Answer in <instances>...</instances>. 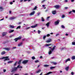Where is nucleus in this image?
<instances>
[{
	"mask_svg": "<svg viewBox=\"0 0 75 75\" xmlns=\"http://www.w3.org/2000/svg\"><path fill=\"white\" fill-rule=\"evenodd\" d=\"M55 47H56V46H54L52 49H49L50 51L49 52H48V54L49 55H50L51 54H52V52L55 50Z\"/></svg>",
	"mask_w": 75,
	"mask_h": 75,
	"instance_id": "obj_1",
	"label": "nucleus"
},
{
	"mask_svg": "<svg viewBox=\"0 0 75 75\" xmlns=\"http://www.w3.org/2000/svg\"><path fill=\"white\" fill-rule=\"evenodd\" d=\"M8 57H3L1 58L0 59H5L4 60V61H7V60H10V59H8Z\"/></svg>",
	"mask_w": 75,
	"mask_h": 75,
	"instance_id": "obj_2",
	"label": "nucleus"
},
{
	"mask_svg": "<svg viewBox=\"0 0 75 75\" xmlns=\"http://www.w3.org/2000/svg\"><path fill=\"white\" fill-rule=\"evenodd\" d=\"M60 21L59 20H57V21L55 22H54L55 25H57V24H58Z\"/></svg>",
	"mask_w": 75,
	"mask_h": 75,
	"instance_id": "obj_3",
	"label": "nucleus"
},
{
	"mask_svg": "<svg viewBox=\"0 0 75 75\" xmlns=\"http://www.w3.org/2000/svg\"><path fill=\"white\" fill-rule=\"evenodd\" d=\"M3 49V50H5L6 51H10V48H4Z\"/></svg>",
	"mask_w": 75,
	"mask_h": 75,
	"instance_id": "obj_4",
	"label": "nucleus"
},
{
	"mask_svg": "<svg viewBox=\"0 0 75 75\" xmlns=\"http://www.w3.org/2000/svg\"><path fill=\"white\" fill-rule=\"evenodd\" d=\"M17 67H14L12 70V71L14 72V71H17Z\"/></svg>",
	"mask_w": 75,
	"mask_h": 75,
	"instance_id": "obj_5",
	"label": "nucleus"
},
{
	"mask_svg": "<svg viewBox=\"0 0 75 75\" xmlns=\"http://www.w3.org/2000/svg\"><path fill=\"white\" fill-rule=\"evenodd\" d=\"M54 7L56 8L57 9H58V8H59V5H56L54 6Z\"/></svg>",
	"mask_w": 75,
	"mask_h": 75,
	"instance_id": "obj_6",
	"label": "nucleus"
},
{
	"mask_svg": "<svg viewBox=\"0 0 75 75\" xmlns=\"http://www.w3.org/2000/svg\"><path fill=\"white\" fill-rule=\"evenodd\" d=\"M28 60H24L23 62L22 63L24 64H27V62H28Z\"/></svg>",
	"mask_w": 75,
	"mask_h": 75,
	"instance_id": "obj_7",
	"label": "nucleus"
},
{
	"mask_svg": "<svg viewBox=\"0 0 75 75\" xmlns=\"http://www.w3.org/2000/svg\"><path fill=\"white\" fill-rule=\"evenodd\" d=\"M7 34V32H3L2 33V35L3 37H4Z\"/></svg>",
	"mask_w": 75,
	"mask_h": 75,
	"instance_id": "obj_8",
	"label": "nucleus"
},
{
	"mask_svg": "<svg viewBox=\"0 0 75 75\" xmlns=\"http://www.w3.org/2000/svg\"><path fill=\"white\" fill-rule=\"evenodd\" d=\"M35 13V11H33L32 12L30 13V16H33L34 14Z\"/></svg>",
	"mask_w": 75,
	"mask_h": 75,
	"instance_id": "obj_9",
	"label": "nucleus"
},
{
	"mask_svg": "<svg viewBox=\"0 0 75 75\" xmlns=\"http://www.w3.org/2000/svg\"><path fill=\"white\" fill-rule=\"evenodd\" d=\"M36 27H37V24L35 25H34L32 26H31V28H35Z\"/></svg>",
	"mask_w": 75,
	"mask_h": 75,
	"instance_id": "obj_10",
	"label": "nucleus"
},
{
	"mask_svg": "<svg viewBox=\"0 0 75 75\" xmlns=\"http://www.w3.org/2000/svg\"><path fill=\"white\" fill-rule=\"evenodd\" d=\"M40 72H41V70L39 69L36 71V73L38 74V73H39Z\"/></svg>",
	"mask_w": 75,
	"mask_h": 75,
	"instance_id": "obj_11",
	"label": "nucleus"
},
{
	"mask_svg": "<svg viewBox=\"0 0 75 75\" xmlns=\"http://www.w3.org/2000/svg\"><path fill=\"white\" fill-rule=\"evenodd\" d=\"M4 8L2 6H0V11H3Z\"/></svg>",
	"mask_w": 75,
	"mask_h": 75,
	"instance_id": "obj_12",
	"label": "nucleus"
},
{
	"mask_svg": "<svg viewBox=\"0 0 75 75\" xmlns=\"http://www.w3.org/2000/svg\"><path fill=\"white\" fill-rule=\"evenodd\" d=\"M51 41V40L49 39L46 41V42H50Z\"/></svg>",
	"mask_w": 75,
	"mask_h": 75,
	"instance_id": "obj_13",
	"label": "nucleus"
},
{
	"mask_svg": "<svg viewBox=\"0 0 75 75\" xmlns=\"http://www.w3.org/2000/svg\"><path fill=\"white\" fill-rule=\"evenodd\" d=\"M56 67H50V69L51 70L53 69H54Z\"/></svg>",
	"mask_w": 75,
	"mask_h": 75,
	"instance_id": "obj_14",
	"label": "nucleus"
},
{
	"mask_svg": "<svg viewBox=\"0 0 75 75\" xmlns=\"http://www.w3.org/2000/svg\"><path fill=\"white\" fill-rule=\"evenodd\" d=\"M52 14L55 15L56 14V11H52Z\"/></svg>",
	"mask_w": 75,
	"mask_h": 75,
	"instance_id": "obj_15",
	"label": "nucleus"
},
{
	"mask_svg": "<svg viewBox=\"0 0 75 75\" xmlns=\"http://www.w3.org/2000/svg\"><path fill=\"white\" fill-rule=\"evenodd\" d=\"M50 23H48L46 24L47 27H49V25H50Z\"/></svg>",
	"mask_w": 75,
	"mask_h": 75,
	"instance_id": "obj_16",
	"label": "nucleus"
},
{
	"mask_svg": "<svg viewBox=\"0 0 75 75\" xmlns=\"http://www.w3.org/2000/svg\"><path fill=\"white\" fill-rule=\"evenodd\" d=\"M14 32L13 30H11L9 31V33H13Z\"/></svg>",
	"mask_w": 75,
	"mask_h": 75,
	"instance_id": "obj_17",
	"label": "nucleus"
},
{
	"mask_svg": "<svg viewBox=\"0 0 75 75\" xmlns=\"http://www.w3.org/2000/svg\"><path fill=\"white\" fill-rule=\"evenodd\" d=\"M68 61H70V59L68 58L67 59L65 62V63H67V62Z\"/></svg>",
	"mask_w": 75,
	"mask_h": 75,
	"instance_id": "obj_18",
	"label": "nucleus"
},
{
	"mask_svg": "<svg viewBox=\"0 0 75 75\" xmlns=\"http://www.w3.org/2000/svg\"><path fill=\"white\" fill-rule=\"evenodd\" d=\"M9 27L10 28H14V26L12 25H9Z\"/></svg>",
	"mask_w": 75,
	"mask_h": 75,
	"instance_id": "obj_19",
	"label": "nucleus"
},
{
	"mask_svg": "<svg viewBox=\"0 0 75 75\" xmlns=\"http://www.w3.org/2000/svg\"><path fill=\"white\" fill-rule=\"evenodd\" d=\"M71 58L72 60H74V59H75V56H72L71 57Z\"/></svg>",
	"mask_w": 75,
	"mask_h": 75,
	"instance_id": "obj_20",
	"label": "nucleus"
},
{
	"mask_svg": "<svg viewBox=\"0 0 75 75\" xmlns=\"http://www.w3.org/2000/svg\"><path fill=\"white\" fill-rule=\"evenodd\" d=\"M22 68L23 67L22 66H21L20 65H18L17 67V68Z\"/></svg>",
	"mask_w": 75,
	"mask_h": 75,
	"instance_id": "obj_21",
	"label": "nucleus"
},
{
	"mask_svg": "<svg viewBox=\"0 0 75 75\" xmlns=\"http://www.w3.org/2000/svg\"><path fill=\"white\" fill-rule=\"evenodd\" d=\"M69 69V66L66 67L65 69L66 70V71H68Z\"/></svg>",
	"mask_w": 75,
	"mask_h": 75,
	"instance_id": "obj_22",
	"label": "nucleus"
},
{
	"mask_svg": "<svg viewBox=\"0 0 75 75\" xmlns=\"http://www.w3.org/2000/svg\"><path fill=\"white\" fill-rule=\"evenodd\" d=\"M1 55H4V54H6V52L4 51H3V52H2L1 53Z\"/></svg>",
	"mask_w": 75,
	"mask_h": 75,
	"instance_id": "obj_23",
	"label": "nucleus"
},
{
	"mask_svg": "<svg viewBox=\"0 0 75 75\" xmlns=\"http://www.w3.org/2000/svg\"><path fill=\"white\" fill-rule=\"evenodd\" d=\"M52 45L51 44H46V45H45V46H46V47H48L49 46H50V45Z\"/></svg>",
	"mask_w": 75,
	"mask_h": 75,
	"instance_id": "obj_24",
	"label": "nucleus"
},
{
	"mask_svg": "<svg viewBox=\"0 0 75 75\" xmlns=\"http://www.w3.org/2000/svg\"><path fill=\"white\" fill-rule=\"evenodd\" d=\"M22 43H21L18 44V47H20V46H21V45H22Z\"/></svg>",
	"mask_w": 75,
	"mask_h": 75,
	"instance_id": "obj_25",
	"label": "nucleus"
},
{
	"mask_svg": "<svg viewBox=\"0 0 75 75\" xmlns=\"http://www.w3.org/2000/svg\"><path fill=\"white\" fill-rule=\"evenodd\" d=\"M49 65L47 64L44 65V67H49Z\"/></svg>",
	"mask_w": 75,
	"mask_h": 75,
	"instance_id": "obj_26",
	"label": "nucleus"
},
{
	"mask_svg": "<svg viewBox=\"0 0 75 75\" xmlns=\"http://www.w3.org/2000/svg\"><path fill=\"white\" fill-rule=\"evenodd\" d=\"M14 18H15L12 17L9 18V19L10 20H13Z\"/></svg>",
	"mask_w": 75,
	"mask_h": 75,
	"instance_id": "obj_27",
	"label": "nucleus"
},
{
	"mask_svg": "<svg viewBox=\"0 0 75 75\" xmlns=\"http://www.w3.org/2000/svg\"><path fill=\"white\" fill-rule=\"evenodd\" d=\"M21 28V26H19L17 27L16 29V30H17V29H20Z\"/></svg>",
	"mask_w": 75,
	"mask_h": 75,
	"instance_id": "obj_28",
	"label": "nucleus"
},
{
	"mask_svg": "<svg viewBox=\"0 0 75 75\" xmlns=\"http://www.w3.org/2000/svg\"><path fill=\"white\" fill-rule=\"evenodd\" d=\"M21 61H22V60H20L19 61V62L18 63V64H21Z\"/></svg>",
	"mask_w": 75,
	"mask_h": 75,
	"instance_id": "obj_29",
	"label": "nucleus"
},
{
	"mask_svg": "<svg viewBox=\"0 0 75 75\" xmlns=\"http://www.w3.org/2000/svg\"><path fill=\"white\" fill-rule=\"evenodd\" d=\"M17 38L18 39V40H21V37L19 36V37Z\"/></svg>",
	"mask_w": 75,
	"mask_h": 75,
	"instance_id": "obj_30",
	"label": "nucleus"
},
{
	"mask_svg": "<svg viewBox=\"0 0 75 75\" xmlns=\"http://www.w3.org/2000/svg\"><path fill=\"white\" fill-rule=\"evenodd\" d=\"M14 40H15V42H17V41H18V39H17V38H15L14 39Z\"/></svg>",
	"mask_w": 75,
	"mask_h": 75,
	"instance_id": "obj_31",
	"label": "nucleus"
},
{
	"mask_svg": "<svg viewBox=\"0 0 75 75\" xmlns=\"http://www.w3.org/2000/svg\"><path fill=\"white\" fill-rule=\"evenodd\" d=\"M51 73H52V72H49L47 73L46 74H47V75H49V74H51Z\"/></svg>",
	"mask_w": 75,
	"mask_h": 75,
	"instance_id": "obj_32",
	"label": "nucleus"
},
{
	"mask_svg": "<svg viewBox=\"0 0 75 75\" xmlns=\"http://www.w3.org/2000/svg\"><path fill=\"white\" fill-rule=\"evenodd\" d=\"M72 45H75V42H73L72 43Z\"/></svg>",
	"mask_w": 75,
	"mask_h": 75,
	"instance_id": "obj_33",
	"label": "nucleus"
},
{
	"mask_svg": "<svg viewBox=\"0 0 75 75\" xmlns=\"http://www.w3.org/2000/svg\"><path fill=\"white\" fill-rule=\"evenodd\" d=\"M37 8V6H35L34 7V8H33V10H36Z\"/></svg>",
	"mask_w": 75,
	"mask_h": 75,
	"instance_id": "obj_34",
	"label": "nucleus"
},
{
	"mask_svg": "<svg viewBox=\"0 0 75 75\" xmlns=\"http://www.w3.org/2000/svg\"><path fill=\"white\" fill-rule=\"evenodd\" d=\"M13 62V61H9L8 62V64H10V63H11V62Z\"/></svg>",
	"mask_w": 75,
	"mask_h": 75,
	"instance_id": "obj_35",
	"label": "nucleus"
},
{
	"mask_svg": "<svg viewBox=\"0 0 75 75\" xmlns=\"http://www.w3.org/2000/svg\"><path fill=\"white\" fill-rule=\"evenodd\" d=\"M46 37H47V36L45 35V36H44L43 38V40H44V39H45V38H46Z\"/></svg>",
	"mask_w": 75,
	"mask_h": 75,
	"instance_id": "obj_36",
	"label": "nucleus"
},
{
	"mask_svg": "<svg viewBox=\"0 0 75 75\" xmlns=\"http://www.w3.org/2000/svg\"><path fill=\"white\" fill-rule=\"evenodd\" d=\"M17 61H16L14 64V66H16V64H17Z\"/></svg>",
	"mask_w": 75,
	"mask_h": 75,
	"instance_id": "obj_37",
	"label": "nucleus"
},
{
	"mask_svg": "<svg viewBox=\"0 0 75 75\" xmlns=\"http://www.w3.org/2000/svg\"><path fill=\"white\" fill-rule=\"evenodd\" d=\"M16 47H14L12 48V50H14V49H16Z\"/></svg>",
	"mask_w": 75,
	"mask_h": 75,
	"instance_id": "obj_38",
	"label": "nucleus"
},
{
	"mask_svg": "<svg viewBox=\"0 0 75 75\" xmlns=\"http://www.w3.org/2000/svg\"><path fill=\"white\" fill-rule=\"evenodd\" d=\"M61 28H65V27L63 25H62L61 26Z\"/></svg>",
	"mask_w": 75,
	"mask_h": 75,
	"instance_id": "obj_39",
	"label": "nucleus"
},
{
	"mask_svg": "<svg viewBox=\"0 0 75 75\" xmlns=\"http://www.w3.org/2000/svg\"><path fill=\"white\" fill-rule=\"evenodd\" d=\"M30 28V27H27L26 28V30H28Z\"/></svg>",
	"mask_w": 75,
	"mask_h": 75,
	"instance_id": "obj_40",
	"label": "nucleus"
},
{
	"mask_svg": "<svg viewBox=\"0 0 75 75\" xmlns=\"http://www.w3.org/2000/svg\"><path fill=\"white\" fill-rule=\"evenodd\" d=\"M42 21H44V18H43V17L42 18Z\"/></svg>",
	"mask_w": 75,
	"mask_h": 75,
	"instance_id": "obj_41",
	"label": "nucleus"
},
{
	"mask_svg": "<svg viewBox=\"0 0 75 75\" xmlns=\"http://www.w3.org/2000/svg\"><path fill=\"white\" fill-rule=\"evenodd\" d=\"M32 59H35V57H32Z\"/></svg>",
	"mask_w": 75,
	"mask_h": 75,
	"instance_id": "obj_42",
	"label": "nucleus"
},
{
	"mask_svg": "<svg viewBox=\"0 0 75 75\" xmlns=\"http://www.w3.org/2000/svg\"><path fill=\"white\" fill-rule=\"evenodd\" d=\"M40 33H41V31H40V30H38V34H40Z\"/></svg>",
	"mask_w": 75,
	"mask_h": 75,
	"instance_id": "obj_43",
	"label": "nucleus"
},
{
	"mask_svg": "<svg viewBox=\"0 0 75 75\" xmlns=\"http://www.w3.org/2000/svg\"><path fill=\"white\" fill-rule=\"evenodd\" d=\"M64 17H65V15H62V18H64Z\"/></svg>",
	"mask_w": 75,
	"mask_h": 75,
	"instance_id": "obj_44",
	"label": "nucleus"
},
{
	"mask_svg": "<svg viewBox=\"0 0 75 75\" xmlns=\"http://www.w3.org/2000/svg\"><path fill=\"white\" fill-rule=\"evenodd\" d=\"M50 16H48V17H47V18L46 20H48V19H49V18H50Z\"/></svg>",
	"mask_w": 75,
	"mask_h": 75,
	"instance_id": "obj_45",
	"label": "nucleus"
},
{
	"mask_svg": "<svg viewBox=\"0 0 75 75\" xmlns=\"http://www.w3.org/2000/svg\"><path fill=\"white\" fill-rule=\"evenodd\" d=\"M39 62V61H38V60H36L35 61V62L36 63H37V62Z\"/></svg>",
	"mask_w": 75,
	"mask_h": 75,
	"instance_id": "obj_46",
	"label": "nucleus"
},
{
	"mask_svg": "<svg viewBox=\"0 0 75 75\" xmlns=\"http://www.w3.org/2000/svg\"><path fill=\"white\" fill-rule=\"evenodd\" d=\"M3 71L4 72H5L6 71V69H3Z\"/></svg>",
	"mask_w": 75,
	"mask_h": 75,
	"instance_id": "obj_47",
	"label": "nucleus"
},
{
	"mask_svg": "<svg viewBox=\"0 0 75 75\" xmlns=\"http://www.w3.org/2000/svg\"><path fill=\"white\" fill-rule=\"evenodd\" d=\"M72 12H73V13H75V10H72Z\"/></svg>",
	"mask_w": 75,
	"mask_h": 75,
	"instance_id": "obj_48",
	"label": "nucleus"
},
{
	"mask_svg": "<svg viewBox=\"0 0 75 75\" xmlns=\"http://www.w3.org/2000/svg\"><path fill=\"white\" fill-rule=\"evenodd\" d=\"M53 64L54 65H56V64H57V63L56 62H54L53 63Z\"/></svg>",
	"mask_w": 75,
	"mask_h": 75,
	"instance_id": "obj_49",
	"label": "nucleus"
},
{
	"mask_svg": "<svg viewBox=\"0 0 75 75\" xmlns=\"http://www.w3.org/2000/svg\"><path fill=\"white\" fill-rule=\"evenodd\" d=\"M59 35V33H58L56 34V37H57V36H58V35Z\"/></svg>",
	"mask_w": 75,
	"mask_h": 75,
	"instance_id": "obj_50",
	"label": "nucleus"
},
{
	"mask_svg": "<svg viewBox=\"0 0 75 75\" xmlns=\"http://www.w3.org/2000/svg\"><path fill=\"white\" fill-rule=\"evenodd\" d=\"M66 10H67V9H68V7H65L64 8Z\"/></svg>",
	"mask_w": 75,
	"mask_h": 75,
	"instance_id": "obj_51",
	"label": "nucleus"
},
{
	"mask_svg": "<svg viewBox=\"0 0 75 75\" xmlns=\"http://www.w3.org/2000/svg\"><path fill=\"white\" fill-rule=\"evenodd\" d=\"M50 35V34H48L46 36H47V37H49Z\"/></svg>",
	"mask_w": 75,
	"mask_h": 75,
	"instance_id": "obj_52",
	"label": "nucleus"
},
{
	"mask_svg": "<svg viewBox=\"0 0 75 75\" xmlns=\"http://www.w3.org/2000/svg\"><path fill=\"white\" fill-rule=\"evenodd\" d=\"M42 7H45V5H42Z\"/></svg>",
	"mask_w": 75,
	"mask_h": 75,
	"instance_id": "obj_53",
	"label": "nucleus"
},
{
	"mask_svg": "<svg viewBox=\"0 0 75 75\" xmlns=\"http://www.w3.org/2000/svg\"><path fill=\"white\" fill-rule=\"evenodd\" d=\"M74 72H71V75H74Z\"/></svg>",
	"mask_w": 75,
	"mask_h": 75,
	"instance_id": "obj_54",
	"label": "nucleus"
},
{
	"mask_svg": "<svg viewBox=\"0 0 75 75\" xmlns=\"http://www.w3.org/2000/svg\"><path fill=\"white\" fill-rule=\"evenodd\" d=\"M10 4H13V3L12 2H11L10 3Z\"/></svg>",
	"mask_w": 75,
	"mask_h": 75,
	"instance_id": "obj_55",
	"label": "nucleus"
},
{
	"mask_svg": "<svg viewBox=\"0 0 75 75\" xmlns=\"http://www.w3.org/2000/svg\"><path fill=\"white\" fill-rule=\"evenodd\" d=\"M40 13H38L37 14H38V16H39L40 15Z\"/></svg>",
	"mask_w": 75,
	"mask_h": 75,
	"instance_id": "obj_56",
	"label": "nucleus"
},
{
	"mask_svg": "<svg viewBox=\"0 0 75 75\" xmlns=\"http://www.w3.org/2000/svg\"><path fill=\"white\" fill-rule=\"evenodd\" d=\"M65 35H66V36H68V33H66L65 34Z\"/></svg>",
	"mask_w": 75,
	"mask_h": 75,
	"instance_id": "obj_57",
	"label": "nucleus"
},
{
	"mask_svg": "<svg viewBox=\"0 0 75 75\" xmlns=\"http://www.w3.org/2000/svg\"><path fill=\"white\" fill-rule=\"evenodd\" d=\"M64 1H65V2H68V0H65Z\"/></svg>",
	"mask_w": 75,
	"mask_h": 75,
	"instance_id": "obj_58",
	"label": "nucleus"
},
{
	"mask_svg": "<svg viewBox=\"0 0 75 75\" xmlns=\"http://www.w3.org/2000/svg\"><path fill=\"white\" fill-rule=\"evenodd\" d=\"M71 2H74V0H71Z\"/></svg>",
	"mask_w": 75,
	"mask_h": 75,
	"instance_id": "obj_59",
	"label": "nucleus"
},
{
	"mask_svg": "<svg viewBox=\"0 0 75 75\" xmlns=\"http://www.w3.org/2000/svg\"><path fill=\"white\" fill-rule=\"evenodd\" d=\"M72 11H70L69 12V14H71V13H72Z\"/></svg>",
	"mask_w": 75,
	"mask_h": 75,
	"instance_id": "obj_60",
	"label": "nucleus"
},
{
	"mask_svg": "<svg viewBox=\"0 0 75 75\" xmlns=\"http://www.w3.org/2000/svg\"><path fill=\"white\" fill-rule=\"evenodd\" d=\"M44 1H45V0H44L43 1H42V3H44Z\"/></svg>",
	"mask_w": 75,
	"mask_h": 75,
	"instance_id": "obj_61",
	"label": "nucleus"
},
{
	"mask_svg": "<svg viewBox=\"0 0 75 75\" xmlns=\"http://www.w3.org/2000/svg\"><path fill=\"white\" fill-rule=\"evenodd\" d=\"M28 75V73H26L25 74V75Z\"/></svg>",
	"mask_w": 75,
	"mask_h": 75,
	"instance_id": "obj_62",
	"label": "nucleus"
},
{
	"mask_svg": "<svg viewBox=\"0 0 75 75\" xmlns=\"http://www.w3.org/2000/svg\"><path fill=\"white\" fill-rule=\"evenodd\" d=\"M14 75H19V74H15Z\"/></svg>",
	"mask_w": 75,
	"mask_h": 75,
	"instance_id": "obj_63",
	"label": "nucleus"
},
{
	"mask_svg": "<svg viewBox=\"0 0 75 75\" xmlns=\"http://www.w3.org/2000/svg\"><path fill=\"white\" fill-rule=\"evenodd\" d=\"M42 58V56H41L40 57V58Z\"/></svg>",
	"mask_w": 75,
	"mask_h": 75,
	"instance_id": "obj_64",
	"label": "nucleus"
}]
</instances>
